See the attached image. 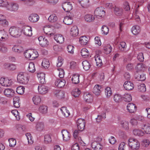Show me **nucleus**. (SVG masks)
I'll list each match as a JSON object with an SVG mask.
<instances>
[{"label":"nucleus","mask_w":150,"mask_h":150,"mask_svg":"<svg viewBox=\"0 0 150 150\" xmlns=\"http://www.w3.org/2000/svg\"><path fill=\"white\" fill-rule=\"evenodd\" d=\"M9 34L12 37L18 38L21 35L22 31L21 28L16 26L11 27L8 30Z\"/></svg>","instance_id":"nucleus-1"},{"label":"nucleus","mask_w":150,"mask_h":150,"mask_svg":"<svg viewBox=\"0 0 150 150\" xmlns=\"http://www.w3.org/2000/svg\"><path fill=\"white\" fill-rule=\"evenodd\" d=\"M29 77L25 73L21 72L17 76V79L19 83L23 84H26L29 81Z\"/></svg>","instance_id":"nucleus-2"},{"label":"nucleus","mask_w":150,"mask_h":150,"mask_svg":"<svg viewBox=\"0 0 150 150\" xmlns=\"http://www.w3.org/2000/svg\"><path fill=\"white\" fill-rule=\"evenodd\" d=\"M129 146L133 150L138 149L140 146L139 141L136 139L131 138L128 140Z\"/></svg>","instance_id":"nucleus-3"},{"label":"nucleus","mask_w":150,"mask_h":150,"mask_svg":"<svg viewBox=\"0 0 150 150\" xmlns=\"http://www.w3.org/2000/svg\"><path fill=\"white\" fill-rule=\"evenodd\" d=\"M105 11L102 7L97 8L94 11V16L97 18H102L105 15Z\"/></svg>","instance_id":"nucleus-4"},{"label":"nucleus","mask_w":150,"mask_h":150,"mask_svg":"<svg viewBox=\"0 0 150 150\" xmlns=\"http://www.w3.org/2000/svg\"><path fill=\"white\" fill-rule=\"evenodd\" d=\"M19 6L18 4L14 2L9 3L7 7V10L11 11H16L18 9Z\"/></svg>","instance_id":"nucleus-5"},{"label":"nucleus","mask_w":150,"mask_h":150,"mask_svg":"<svg viewBox=\"0 0 150 150\" xmlns=\"http://www.w3.org/2000/svg\"><path fill=\"white\" fill-rule=\"evenodd\" d=\"M21 30L22 33L26 36H31L32 35V28L30 26H24Z\"/></svg>","instance_id":"nucleus-6"},{"label":"nucleus","mask_w":150,"mask_h":150,"mask_svg":"<svg viewBox=\"0 0 150 150\" xmlns=\"http://www.w3.org/2000/svg\"><path fill=\"white\" fill-rule=\"evenodd\" d=\"M12 81L8 78H1L0 79V83L3 86L6 87L10 86L12 84Z\"/></svg>","instance_id":"nucleus-7"},{"label":"nucleus","mask_w":150,"mask_h":150,"mask_svg":"<svg viewBox=\"0 0 150 150\" xmlns=\"http://www.w3.org/2000/svg\"><path fill=\"white\" fill-rule=\"evenodd\" d=\"M76 123L78 129L81 131L84 130L85 124L84 120L81 118L77 120Z\"/></svg>","instance_id":"nucleus-8"},{"label":"nucleus","mask_w":150,"mask_h":150,"mask_svg":"<svg viewBox=\"0 0 150 150\" xmlns=\"http://www.w3.org/2000/svg\"><path fill=\"white\" fill-rule=\"evenodd\" d=\"M64 10L66 12H69L72 9V5L70 2H66L63 3L62 5Z\"/></svg>","instance_id":"nucleus-9"},{"label":"nucleus","mask_w":150,"mask_h":150,"mask_svg":"<svg viewBox=\"0 0 150 150\" xmlns=\"http://www.w3.org/2000/svg\"><path fill=\"white\" fill-rule=\"evenodd\" d=\"M137 5V8H136L135 10L134 13L133 17L136 21L139 23L140 22V16L142 15V12L139 11L138 10V8L139 5Z\"/></svg>","instance_id":"nucleus-10"},{"label":"nucleus","mask_w":150,"mask_h":150,"mask_svg":"<svg viewBox=\"0 0 150 150\" xmlns=\"http://www.w3.org/2000/svg\"><path fill=\"white\" fill-rule=\"evenodd\" d=\"M40 45L42 47H45L49 44V42L47 39L42 36H40L38 38Z\"/></svg>","instance_id":"nucleus-11"},{"label":"nucleus","mask_w":150,"mask_h":150,"mask_svg":"<svg viewBox=\"0 0 150 150\" xmlns=\"http://www.w3.org/2000/svg\"><path fill=\"white\" fill-rule=\"evenodd\" d=\"M54 29V27L53 26L48 25L45 27L43 30L46 34L52 35L53 34V32Z\"/></svg>","instance_id":"nucleus-12"},{"label":"nucleus","mask_w":150,"mask_h":150,"mask_svg":"<svg viewBox=\"0 0 150 150\" xmlns=\"http://www.w3.org/2000/svg\"><path fill=\"white\" fill-rule=\"evenodd\" d=\"M142 129L144 130V133L147 134H150V124L145 123L142 124L140 125Z\"/></svg>","instance_id":"nucleus-13"},{"label":"nucleus","mask_w":150,"mask_h":150,"mask_svg":"<svg viewBox=\"0 0 150 150\" xmlns=\"http://www.w3.org/2000/svg\"><path fill=\"white\" fill-rule=\"evenodd\" d=\"M28 18L29 20L31 22L35 23L39 20V16L36 14L33 13L29 16Z\"/></svg>","instance_id":"nucleus-14"},{"label":"nucleus","mask_w":150,"mask_h":150,"mask_svg":"<svg viewBox=\"0 0 150 150\" xmlns=\"http://www.w3.org/2000/svg\"><path fill=\"white\" fill-rule=\"evenodd\" d=\"M91 146L92 148L95 150H102L103 149L101 144L97 142H93Z\"/></svg>","instance_id":"nucleus-15"},{"label":"nucleus","mask_w":150,"mask_h":150,"mask_svg":"<svg viewBox=\"0 0 150 150\" xmlns=\"http://www.w3.org/2000/svg\"><path fill=\"white\" fill-rule=\"evenodd\" d=\"M64 141L67 142L69 141L71 137L69 133L67 130H63L62 131Z\"/></svg>","instance_id":"nucleus-16"},{"label":"nucleus","mask_w":150,"mask_h":150,"mask_svg":"<svg viewBox=\"0 0 150 150\" xmlns=\"http://www.w3.org/2000/svg\"><path fill=\"white\" fill-rule=\"evenodd\" d=\"M54 38L57 42L62 44L64 42V38L60 34H57L54 35Z\"/></svg>","instance_id":"nucleus-17"},{"label":"nucleus","mask_w":150,"mask_h":150,"mask_svg":"<svg viewBox=\"0 0 150 150\" xmlns=\"http://www.w3.org/2000/svg\"><path fill=\"white\" fill-rule=\"evenodd\" d=\"M38 89L39 93L41 94H46L48 91V87L43 85L38 86Z\"/></svg>","instance_id":"nucleus-18"},{"label":"nucleus","mask_w":150,"mask_h":150,"mask_svg":"<svg viewBox=\"0 0 150 150\" xmlns=\"http://www.w3.org/2000/svg\"><path fill=\"white\" fill-rule=\"evenodd\" d=\"M8 35L4 30L0 31V41H4L8 38Z\"/></svg>","instance_id":"nucleus-19"},{"label":"nucleus","mask_w":150,"mask_h":150,"mask_svg":"<svg viewBox=\"0 0 150 150\" xmlns=\"http://www.w3.org/2000/svg\"><path fill=\"white\" fill-rule=\"evenodd\" d=\"M124 88L127 90H132L134 88V85L131 82L129 81H125L123 85Z\"/></svg>","instance_id":"nucleus-20"},{"label":"nucleus","mask_w":150,"mask_h":150,"mask_svg":"<svg viewBox=\"0 0 150 150\" xmlns=\"http://www.w3.org/2000/svg\"><path fill=\"white\" fill-rule=\"evenodd\" d=\"M83 97L84 100L86 102L91 103L93 101L92 96L88 92H86L84 93Z\"/></svg>","instance_id":"nucleus-21"},{"label":"nucleus","mask_w":150,"mask_h":150,"mask_svg":"<svg viewBox=\"0 0 150 150\" xmlns=\"http://www.w3.org/2000/svg\"><path fill=\"white\" fill-rule=\"evenodd\" d=\"M127 109L129 112L134 113L136 111V106L134 104L129 103L127 106Z\"/></svg>","instance_id":"nucleus-22"},{"label":"nucleus","mask_w":150,"mask_h":150,"mask_svg":"<svg viewBox=\"0 0 150 150\" xmlns=\"http://www.w3.org/2000/svg\"><path fill=\"white\" fill-rule=\"evenodd\" d=\"M37 76L38 78L40 83L42 84H44L45 82V74L43 72L38 73Z\"/></svg>","instance_id":"nucleus-23"},{"label":"nucleus","mask_w":150,"mask_h":150,"mask_svg":"<svg viewBox=\"0 0 150 150\" xmlns=\"http://www.w3.org/2000/svg\"><path fill=\"white\" fill-rule=\"evenodd\" d=\"M54 93L55 96L59 99H62L64 97V93L63 91L56 90Z\"/></svg>","instance_id":"nucleus-24"},{"label":"nucleus","mask_w":150,"mask_h":150,"mask_svg":"<svg viewBox=\"0 0 150 150\" xmlns=\"http://www.w3.org/2000/svg\"><path fill=\"white\" fill-rule=\"evenodd\" d=\"M71 35L74 37L77 36L79 34V30L76 26H73L70 31Z\"/></svg>","instance_id":"nucleus-25"},{"label":"nucleus","mask_w":150,"mask_h":150,"mask_svg":"<svg viewBox=\"0 0 150 150\" xmlns=\"http://www.w3.org/2000/svg\"><path fill=\"white\" fill-rule=\"evenodd\" d=\"M66 81L64 80L57 79L55 82V85L58 87L61 88L64 86Z\"/></svg>","instance_id":"nucleus-26"},{"label":"nucleus","mask_w":150,"mask_h":150,"mask_svg":"<svg viewBox=\"0 0 150 150\" xmlns=\"http://www.w3.org/2000/svg\"><path fill=\"white\" fill-rule=\"evenodd\" d=\"M114 12L116 15L120 16L123 14V10L121 8L115 6L114 7Z\"/></svg>","instance_id":"nucleus-27"},{"label":"nucleus","mask_w":150,"mask_h":150,"mask_svg":"<svg viewBox=\"0 0 150 150\" xmlns=\"http://www.w3.org/2000/svg\"><path fill=\"white\" fill-rule=\"evenodd\" d=\"M4 93L7 97H10L14 95V91L12 89L8 88L4 90Z\"/></svg>","instance_id":"nucleus-28"},{"label":"nucleus","mask_w":150,"mask_h":150,"mask_svg":"<svg viewBox=\"0 0 150 150\" xmlns=\"http://www.w3.org/2000/svg\"><path fill=\"white\" fill-rule=\"evenodd\" d=\"M101 87L99 85H96L93 89V92L96 95H99L101 93Z\"/></svg>","instance_id":"nucleus-29"},{"label":"nucleus","mask_w":150,"mask_h":150,"mask_svg":"<svg viewBox=\"0 0 150 150\" xmlns=\"http://www.w3.org/2000/svg\"><path fill=\"white\" fill-rule=\"evenodd\" d=\"M84 19L86 22H93L95 18L94 16L92 14H87L85 16Z\"/></svg>","instance_id":"nucleus-30"},{"label":"nucleus","mask_w":150,"mask_h":150,"mask_svg":"<svg viewBox=\"0 0 150 150\" xmlns=\"http://www.w3.org/2000/svg\"><path fill=\"white\" fill-rule=\"evenodd\" d=\"M63 22L67 25H70L73 22V18L70 16H67L64 18Z\"/></svg>","instance_id":"nucleus-31"},{"label":"nucleus","mask_w":150,"mask_h":150,"mask_svg":"<svg viewBox=\"0 0 150 150\" xmlns=\"http://www.w3.org/2000/svg\"><path fill=\"white\" fill-rule=\"evenodd\" d=\"M79 74H76L73 75L71 79V81L72 83L75 84L79 83Z\"/></svg>","instance_id":"nucleus-32"},{"label":"nucleus","mask_w":150,"mask_h":150,"mask_svg":"<svg viewBox=\"0 0 150 150\" xmlns=\"http://www.w3.org/2000/svg\"><path fill=\"white\" fill-rule=\"evenodd\" d=\"M78 2L83 8H87L89 6V0H78Z\"/></svg>","instance_id":"nucleus-33"},{"label":"nucleus","mask_w":150,"mask_h":150,"mask_svg":"<svg viewBox=\"0 0 150 150\" xmlns=\"http://www.w3.org/2000/svg\"><path fill=\"white\" fill-rule=\"evenodd\" d=\"M132 32L134 35H138L140 32V27L138 25L133 26L132 28Z\"/></svg>","instance_id":"nucleus-34"},{"label":"nucleus","mask_w":150,"mask_h":150,"mask_svg":"<svg viewBox=\"0 0 150 150\" xmlns=\"http://www.w3.org/2000/svg\"><path fill=\"white\" fill-rule=\"evenodd\" d=\"M79 42L82 45H86L88 42V38L86 36H82L79 38Z\"/></svg>","instance_id":"nucleus-35"},{"label":"nucleus","mask_w":150,"mask_h":150,"mask_svg":"<svg viewBox=\"0 0 150 150\" xmlns=\"http://www.w3.org/2000/svg\"><path fill=\"white\" fill-rule=\"evenodd\" d=\"M133 132L135 136L141 137L143 136L144 134V131H143L139 129H135L133 130Z\"/></svg>","instance_id":"nucleus-36"},{"label":"nucleus","mask_w":150,"mask_h":150,"mask_svg":"<svg viewBox=\"0 0 150 150\" xmlns=\"http://www.w3.org/2000/svg\"><path fill=\"white\" fill-rule=\"evenodd\" d=\"M135 77L138 80L141 81H144L146 78L145 74H135Z\"/></svg>","instance_id":"nucleus-37"},{"label":"nucleus","mask_w":150,"mask_h":150,"mask_svg":"<svg viewBox=\"0 0 150 150\" xmlns=\"http://www.w3.org/2000/svg\"><path fill=\"white\" fill-rule=\"evenodd\" d=\"M120 124L121 126L125 129L127 130L129 129V122L125 120H122L120 121Z\"/></svg>","instance_id":"nucleus-38"},{"label":"nucleus","mask_w":150,"mask_h":150,"mask_svg":"<svg viewBox=\"0 0 150 150\" xmlns=\"http://www.w3.org/2000/svg\"><path fill=\"white\" fill-rule=\"evenodd\" d=\"M112 49V47L110 45H105L104 47V53L106 54H109L111 52Z\"/></svg>","instance_id":"nucleus-39"},{"label":"nucleus","mask_w":150,"mask_h":150,"mask_svg":"<svg viewBox=\"0 0 150 150\" xmlns=\"http://www.w3.org/2000/svg\"><path fill=\"white\" fill-rule=\"evenodd\" d=\"M82 56L84 58H86L89 55V52L86 48H83L81 52Z\"/></svg>","instance_id":"nucleus-40"},{"label":"nucleus","mask_w":150,"mask_h":150,"mask_svg":"<svg viewBox=\"0 0 150 150\" xmlns=\"http://www.w3.org/2000/svg\"><path fill=\"white\" fill-rule=\"evenodd\" d=\"M58 18L57 16L54 14L51 15L48 18V20L51 23H54L56 22Z\"/></svg>","instance_id":"nucleus-41"},{"label":"nucleus","mask_w":150,"mask_h":150,"mask_svg":"<svg viewBox=\"0 0 150 150\" xmlns=\"http://www.w3.org/2000/svg\"><path fill=\"white\" fill-rule=\"evenodd\" d=\"M61 111L65 117H67L70 115L69 111L67 110V108L65 107H62L61 108Z\"/></svg>","instance_id":"nucleus-42"},{"label":"nucleus","mask_w":150,"mask_h":150,"mask_svg":"<svg viewBox=\"0 0 150 150\" xmlns=\"http://www.w3.org/2000/svg\"><path fill=\"white\" fill-rule=\"evenodd\" d=\"M31 54L30 60H34L38 56V52L36 50L32 49Z\"/></svg>","instance_id":"nucleus-43"},{"label":"nucleus","mask_w":150,"mask_h":150,"mask_svg":"<svg viewBox=\"0 0 150 150\" xmlns=\"http://www.w3.org/2000/svg\"><path fill=\"white\" fill-rule=\"evenodd\" d=\"M39 111L42 113H46L47 111V106L44 105L40 106L39 108Z\"/></svg>","instance_id":"nucleus-44"},{"label":"nucleus","mask_w":150,"mask_h":150,"mask_svg":"<svg viewBox=\"0 0 150 150\" xmlns=\"http://www.w3.org/2000/svg\"><path fill=\"white\" fill-rule=\"evenodd\" d=\"M33 100L34 104L36 105H38L40 103L41 98L39 96H36L33 98Z\"/></svg>","instance_id":"nucleus-45"},{"label":"nucleus","mask_w":150,"mask_h":150,"mask_svg":"<svg viewBox=\"0 0 150 150\" xmlns=\"http://www.w3.org/2000/svg\"><path fill=\"white\" fill-rule=\"evenodd\" d=\"M105 93L106 97L109 98L112 94V90L109 87H107L105 89Z\"/></svg>","instance_id":"nucleus-46"},{"label":"nucleus","mask_w":150,"mask_h":150,"mask_svg":"<svg viewBox=\"0 0 150 150\" xmlns=\"http://www.w3.org/2000/svg\"><path fill=\"white\" fill-rule=\"evenodd\" d=\"M95 60L96 62L97 66H102V61L100 58V57L99 55L97 54L95 57Z\"/></svg>","instance_id":"nucleus-47"},{"label":"nucleus","mask_w":150,"mask_h":150,"mask_svg":"<svg viewBox=\"0 0 150 150\" xmlns=\"http://www.w3.org/2000/svg\"><path fill=\"white\" fill-rule=\"evenodd\" d=\"M12 50L15 52H20L23 51V48L20 46L15 45L13 47Z\"/></svg>","instance_id":"nucleus-48"},{"label":"nucleus","mask_w":150,"mask_h":150,"mask_svg":"<svg viewBox=\"0 0 150 150\" xmlns=\"http://www.w3.org/2000/svg\"><path fill=\"white\" fill-rule=\"evenodd\" d=\"M105 112L103 111L101 115H98V117L96 118V121L99 122H100L102 119H105L106 118Z\"/></svg>","instance_id":"nucleus-49"},{"label":"nucleus","mask_w":150,"mask_h":150,"mask_svg":"<svg viewBox=\"0 0 150 150\" xmlns=\"http://www.w3.org/2000/svg\"><path fill=\"white\" fill-rule=\"evenodd\" d=\"M81 93V91L78 88H76L71 92L72 95L75 97H78Z\"/></svg>","instance_id":"nucleus-50"},{"label":"nucleus","mask_w":150,"mask_h":150,"mask_svg":"<svg viewBox=\"0 0 150 150\" xmlns=\"http://www.w3.org/2000/svg\"><path fill=\"white\" fill-rule=\"evenodd\" d=\"M44 127V125L43 123L42 122H38L37 124L36 128L39 131H41L43 130Z\"/></svg>","instance_id":"nucleus-51"},{"label":"nucleus","mask_w":150,"mask_h":150,"mask_svg":"<svg viewBox=\"0 0 150 150\" xmlns=\"http://www.w3.org/2000/svg\"><path fill=\"white\" fill-rule=\"evenodd\" d=\"M8 3L7 0H0V7H6L7 9Z\"/></svg>","instance_id":"nucleus-52"},{"label":"nucleus","mask_w":150,"mask_h":150,"mask_svg":"<svg viewBox=\"0 0 150 150\" xmlns=\"http://www.w3.org/2000/svg\"><path fill=\"white\" fill-rule=\"evenodd\" d=\"M123 98L124 100L127 102H130L132 100L131 95L128 94H125Z\"/></svg>","instance_id":"nucleus-53"},{"label":"nucleus","mask_w":150,"mask_h":150,"mask_svg":"<svg viewBox=\"0 0 150 150\" xmlns=\"http://www.w3.org/2000/svg\"><path fill=\"white\" fill-rule=\"evenodd\" d=\"M122 97L119 94H115L114 97V101L116 102H119L122 100Z\"/></svg>","instance_id":"nucleus-54"},{"label":"nucleus","mask_w":150,"mask_h":150,"mask_svg":"<svg viewBox=\"0 0 150 150\" xmlns=\"http://www.w3.org/2000/svg\"><path fill=\"white\" fill-rule=\"evenodd\" d=\"M12 113L15 116L17 120H19L20 119V114L16 110H13L11 111Z\"/></svg>","instance_id":"nucleus-55"},{"label":"nucleus","mask_w":150,"mask_h":150,"mask_svg":"<svg viewBox=\"0 0 150 150\" xmlns=\"http://www.w3.org/2000/svg\"><path fill=\"white\" fill-rule=\"evenodd\" d=\"M138 90L141 92H144L146 91V88L145 85L142 83L138 86Z\"/></svg>","instance_id":"nucleus-56"},{"label":"nucleus","mask_w":150,"mask_h":150,"mask_svg":"<svg viewBox=\"0 0 150 150\" xmlns=\"http://www.w3.org/2000/svg\"><path fill=\"white\" fill-rule=\"evenodd\" d=\"M32 49H30L26 50L24 53V56L26 58L30 59L31 58V55Z\"/></svg>","instance_id":"nucleus-57"},{"label":"nucleus","mask_w":150,"mask_h":150,"mask_svg":"<svg viewBox=\"0 0 150 150\" xmlns=\"http://www.w3.org/2000/svg\"><path fill=\"white\" fill-rule=\"evenodd\" d=\"M52 139L50 135L47 134L45 135L44 137V142L45 143L47 144L51 142Z\"/></svg>","instance_id":"nucleus-58"},{"label":"nucleus","mask_w":150,"mask_h":150,"mask_svg":"<svg viewBox=\"0 0 150 150\" xmlns=\"http://www.w3.org/2000/svg\"><path fill=\"white\" fill-rule=\"evenodd\" d=\"M25 88L22 86L18 87L16 89V92L19 94L21 95L24 93Z\"/></svg>","instance_id":"nucleus-59"},{"label":"nucleus","mask_w":150,"mask_h":150,"mask_svg":"<svg viewBox=\"0 0 150 150\" xmlns=\"http://www.w3.org/2000/svg\"><path fill=\"white\" fill-rule=\"evenodd\" d=\"M74 47L71 45H68L67 47V50L68 52L71 54H73L74 53Z\"/></svg>","instance_id":"nucleus-60"},{"label":"nucleus","mask_w":150,"mask_h":150,"mask_svg":"<svg viewBox=\"0 0 150 150\" xmlns=\"http://www.w3.org/2000/svg\"><path fill=\"white\" fill-rule=\"evenodd\" d=\"M25 135L26 136L28 142L29 144H32L33 143V140H32V137L30 133H28L26 134Z\"/></svg>","instance_id":"nucleus-61"},{"label":"nucleus","mask_w":150,"mask_h":150,"mask_svg":"<svg viewBox=\"0 0 150 150\" xmlns=\"http://www.w3.org/2000/svg\"><path fill=\"white\" fill-rule=\"evenodd\" d=\"M145 68L142 66H135V70L137 73L144 71Z\"/></svg>","instance_id":"nucleus-62"},{"label":"nucleus","mask_w":150,"mask_h":150,"mask_svg":"<svg viewBox=\"0 0 150 150\" xmlns=\"http://www.w3.org/2000/svg\"><path fill=\"white\" fill-rule=\"evenodd\" d=\"M102 31L103 33L105 35H107L109 32V29L108 27L105 25H103L102 27Z\"/></svg>","instance_id":"nucleus-63"},{"label":"nucleus","mask_w":150,"mask_h":150,"mask_svg":"<svg viewBox=\"0 0 150 150\" xmlns=\"http://www.w3.org/2000/svg\"><path fill=\"white\" fill-rule=\"evenodd\" d=\"M9 143V146L11 147H13L16 144V141L15 139L11 138L8 140Z\"/></svg>","instance_id":"nucleus-64"}]
</instances>
